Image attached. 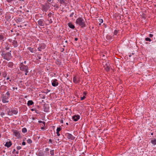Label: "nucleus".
<instances>
[{
    "label": "nucleus",
    "instance_id": "680f3d73",
    "mask_svg": "<svg viewBox=\"0 0 156 156\" xmlns=\"http://www.w3.org/2000/svg\"><path fill=\"white\" fill-rule=\"evenodd\" d=\"M15 89H17V88H16Z\"/></svg>",
    "mask_w": 156,
    "mask_h": 156
},
{
    "label": "nucleus",
    "instance_id": "ea45409f",
    "mask_svg": "<svg viewBox=\"0 0 156 156\" xmlns=\"http://www.w3.org/2000/svg\"><path fill=\"white\" fill-rule=\"evenodd\" d=\"M39 156H44V155L43 154L39 153Z\"/></svg>",
    "mask_w": 156,
    "mask_h": 156
},
{
    "label": "nucleus",
    "instance_id": "5fc2aeb1",
    "mask_svg": "<svg viewBox=\"0 0 156 156\" xmlns=\"http://www.w3.org/2000/svg\"><path fill=\"white\" fill-rule=\"evenodd\" d=\"M24 63L25 64H26V61H25L24 62Z\"/></svg>",
    "mask_w": 156,
    "mask_h": 156
},
{
    "label": "nucleus",
    "instance_id": "473e14b6",
    "mask_svg": "<svg viewBox=\"0 0 156 156\" xmlns=\"http://www.w3.org/2000/svg\"><path fill=\"white\" fill-rule=\"evenodd\" d=\"M52 15V14L51 12H50L48 13V16L49 17H50Z\"/></svg>",
    "mask_w": 156,
    "mask_h": 156
},
{
    "label": "nucleus",
    "instance_id": "13d9d810",
    "mask_svg": "<svg viewBox=\"0 0 156 156\" xmlns=\"http://www.w3.org/2000/svg\"><path fill=\"white\" fill-rule=\"evenodd\" d=\"M15 89V87H13V90H14V89Z\"/></svg>",
    "mask_w": 156,
    "mask_h": 156
},
{
    "label": "nucleus",
    "instance_id": "09e8293b",
    "mask_svg": "<svg viewBox=\"0 0 156 156\" xmlns=\"http://www.w3.org/2000/svg\"><path fill=\"white\" fill-rule=\"evenodd\" d=\"M86 94V93L85 92H84L83 93V95H84V96H85Z\"/></svg>",
    "mask_w": 156,
    "mask_h": 156
},
{
    "label": "nucleus",
    "instance_id": "2f4dec72",
    "mask_svg": "<svg viewBox=\"0 0 156 156\" xmlns=\"http://www.w3.org/2000/svg\"><path fill=\"white\" fill-rule=\"evenodd\" d=\"M61 128L60 127L57 128V132H59L61 130Z\"/></svg>",
    "mask_w": 156,
    "mask_h": 156
},
{
    "label": "nucleus",
    "instance_id": "a19ab883",
    "mask_svg": "<svg viewBox=\"0 0 156 156\" xmlns=\"http://www.w3.org/2000/svg\"><path fill=\"white\" fill-rule=\"evenodd\" d=\"M25 144H26V143L24 141H23L22 143V144L23 145H25Z\"/></svg>",
    "mask_w": 156,
    "mask_h": 156
},
{
    "label": "nucleus",
    "instance_id": "dca6fc26",
    "mask_svg": "<svg viewBox=\"0 0 156 156\" xmlns=\"http://www.w3.org/2000/svg\"><path fill=\"white\" fill-rule=\"evenodd\" d=\"M34 104V102L32 100H30L28 101L27 105L28 106L32 105Z\"/></svg>",
    "mask_w": 156,
    "mask_h": 156
},
{
    "label": "nucleus",
    "instance_id": "39448f33",
    "mask_svg": "<svg viewBox=\"0 0 156 156\" xmlns=\"http://www.w3.org/2000/svg\"><path fill=\"white\" fill-rule=\"evenodd\" d=\"M2 101L3 103H8L9 102V97L6 95H3L2 96Z\"/></svg>",
    "mask_w": 156,
    "mask_h": 156
},
{
    "label": "nucleus",
    "instance_id": "0e129e2a",
    "mask_svg": "<svg viewBox=\"0 0 156 156\" xmlns=\"http://www.w3.org/2000/svg\"><path fill=\"white\" fill-rule=\"evenodd\" d=\"M28 156H30L29 155H28Z\"/></svg>",
    "mask_w": 156,
    "mask_h": 156
},
{
    "label": "nucleus",
    "instance_id": "f257e3e1",
    "mask_svg": "<svg viewBox=\"0 0 156 156\" xmlns=\"http://www.w3.org/2000/svg\"><path fill=\"white\" fill-rule=\"evenodd\" d=\"M76 23L82 27H85V25L83 19L81 18H78L76 20Z\"/></svg>",
    "mask_w": 156,
    "mask_h": 156
},
{
    "label": "nucleus",
    "instance_id": "1a4fd4ad",
    "mask_svg": "<svg viewBox=\"0 0 156 156\" xmlns=\"http://www.w3.org/2000/svg\"><path fill=\"white\" fill-rule=\"evenodd\" d=\"M80 116L79 115H75L73 117V119L75 121H76L79 119Z\"/></svg>",
    "mask_w": 156,
    "mask_h": 156
},
{
    "label": "nucleus",
    "instance_id": "f704fd0d",
    "mask_svg": "<svg viewBox=\"0 0 156 156\" xmlns=\"http://www.w3.org/2000/svg\"><path fill=\"white\" fill-rule=\"evenodd\" d=\"M85 96H83V97H81V100H83L85 98Z\"/></svg>",
    "mask_w": 156,
    "mask_h": 156
},
{
    "label": "nucleus",
    "instance_id": "e433bc0d",
    "mask_svg": "<svg viewBox=\"0 0 156 156\" xmlns=\"http://www.w3.org/2000/svg\"><path fill=\"white\" fill-rule=\"evenodd\" d=\"M21 148V147L20 146H17V149L18 150H20Z\"/></svg>",
    "mask_w": 156,
    "mask_h": 156
},
{
    "label": "nucleus",
    "instance_id": "c756f323",
    "mask_svg": "<svg viewBox=\"0 0 156 156\" xmlns=\"http://www.w3.org/2000/svg\"><path fill=\"white\" fill-rule=\"evenodd\" d=\"M59 1L61 4H62L64 3V0H59Z\"/></svg>",
    "mask_w": 156,
    "mask_h": 156
},
{
    "label": "nucleus",
    "instance_id": "ddd939ff",
    "mask_svg": "<svg viewBox=\"0 0 156 156\" xmlns=\"http://www.w3.org/2000/svg\"><path fill=\"white\" fill-rule=\"evenodd\" d=\"M69 27L72 29H74L75 28V26L73 25L71 23H69L68 24Z\"/></svg>",
    "mask_w": 156,
    "mask_h": 156
},
{
    "label": "nucleus",
    "instance_id": "864d4df0",
    "mask_svg": "<svg viewBox=\"0 0 156 156\" xmlns=\"http://www.w3.org/2000/svg\"><path fill=\"white\" fill-rule=\"evenodd\" d=\"M49 142H51V139H49Z\"/></svg>",
    "mask_w": 156,
    "mask_h": 156
},
{
    "label": "nucleus",
    "instance_id": "bb28decb",
    "mask_svg": "<svg viewBox=\"0 0 156 156\" xmlns=\"http://www.w3.org/2000/svg\"><path fill=\"white\" fill-rule=\"evenodd\" d=\"M145 40L147 41H151V40L149 38L146 37L145 38Z\"/></svg>",
    "mask_w": 156,
    "mask_h": 156
},
{
    "label": "nucleus",
    "instance_id": "8fccbe9b",
    "mask_svg": "<svg viewBox=\"0 0 156 156\" xmlns=\"http://www.w3.org/2000/svg\"><path fill=\"white\" fill-rule=\"evenodd\" d=\"M48 150H49V149L48 148H47L46 149V151H48Z\"/></svg>",
    "mask_w": 156,
    "mask_h": 156
},
{
    "label": "nucleus",
    "instance_id": "72a5a7b5",
    "mask_svg": "<svg viewBox=\"0 0 156 156\" xmlns=\"http://www.w3.org/2000/svg\"><path fill=\"white\" fill-rule=\"evenodd\" d=\"M9 66H13V64L12 62H10L9 63Z\"/></svg>",
    "mask_w": 156,
    "mask_h": 156
},
{
    "label": "nucleus",
    "instance_id": "052dcab7",
    "mask_svg": "<svg viewBox=\"0 0 156 156\" xmlns=\"http://www.w3.org/2000/svg\"><path fill=\"white\" fill-rule=\"evenodd\" d=\"M66 125H68V123H66Z\"/></svg>",
    "mask_w": 156,
    "mask_h": 156
},
{
    "label": "nucleus",
    "instance_id": "79ce46f5",
    "mask_svg": "<svg viewBox=\"0 0 156 156\" xmlns=\"http://www.w3.org/2000/svg\"><path fill=\"white\" fill-rule=\"evenodd\" d=\"M153 35L152 34H149V36L150 37H153Z\"/></svg>",
    "mask_w": 156,
    "mask_h": 156
},
{
    "label": "nucleus",
    "instance_id": "bf43d9fd",
    "mask_svg": "<svg viewBox=\"0 0 156 156\" xmlns=\"http://www.w3.org/2000/svg\"><path fill=\"white\" fill-rule=\"evenodd\" d=\"M41 129H44V128H43V127H41Z\"/></svg>",
    "mask_w": 156,
    "mask_h": 156
},
{
    "label": "nucleus",
    "instance_id": "c85d7f7f",
    "mask_svg": "<svg viewBox=\"0 0 156 156\" xmlns=\"http://www.w3.org/2000/svg\"><path fill=\"white\" fill-rule=\"evenodd\" d=\"M38 122L40 123H43L44 125H45V123L44 122L42 121H39Z\"/></svg>",
    "mask_w": 156,
    "mask_h": 156
},
{
    "label": "nucleus",
    "instance_id": "e2e57ef3",
    "mask_svg": "<svg viewBox=\"0 0 156 156\" xmlns=\"http://www.w3.org/2000/svg\"><path fill=\"white\" fill-rule=\"evenodd\" d=\"M151 134L152 135H153V133H151Z\"/></svg>",
    "mask_w": 156,
    "mask_h": 156
},
{
    "label": "nucleus",
    "instance_id": "a211bd4d",
    "mask_svg": "<svg viewBox=\"0 0 156 156\" xmlns=\"http://www.w3.org/2000/svg\"><path fill=\"white\" fill-rule=\"evenodd\" d=\"M28 49L31 52H34V49L33 48H31V47H29L28 48Z\"/></svg>",
    "mask_w": 156,
    "mask_h": 156
},
{
    "label": "nucleus",
    "instance_id": "a878e982",
    "mask_svg": "<svg viewBox=\"0 0 156 156\" xmlns=\"http://www.w3.org/2000/svg\"><path fill=\"white\" fill-rule=\"evenodd\" d=\"M27 142L28 143L30 144L32 143V141L31 139H28L27 140Z\"/></svg>",
    "mask_w": 156,
    "mask_h": 156
},
{
    "label": "nucleus",
    "instance_id": "0eeeda50",
    "mask_svg": "<svg viewBox=\"0 0 156 156\" xmlns=\"http://www.w3.org/2000/svg\"><path fill=\"white\" fill-rule=\"evenodd\" d=\"M66 135L67 137L70 139L71 140H74L75 138L74 137L72 134L69 133H67L66 134Z\"/></svg>",
    "mask_w": 156,
    "mask_h": 156
},
{
    "label": "nucleus",
    "instance_id": "4d7b16f0",
    "mask_svg": "<svg viewBox=\"0 0 156 156\" xmlns=\"http://www.w3.org/2000/svg\"><path fill=\"white\" fill-rule=\"evenodd\" d=\"M9 77L7 78V79H7V80H9Z\"/></svg>",
    "mask_w": 156,
    "mask_h": 156
},
{
    "label": "nucleus",
    "instance_id": "9d476101",
    "mask_svg": "<svg viewBox=\"0 0 156 156\" xmlns=\"http://www.w3.org/2000/svg\"><path fill=\"white\" fill-rule=\"evenodd\" d=\"M38 23L40 26H44V21L41 20H40L38 21Z\"/></svg>",
    "mask_w": 156,
    "mask_h": 156
},
{
    "label": "nucleus",
    "instance_id": "de8ad7c7",
    "mask_svg": "<svg viewBox=\"0 0 156 156\" xmlns=\"http://www.w3.org/2000/svg\"><path fill=\"white\" fill-rule=\"evenodd\" d=\"M74 40L75 41H77L78 40V38H75Z\"/></svg>",
    "mask_w": 156,
    "mask_h": 156
},
{
    "label": "nucleus",
    "instance_id": "6ab92c4d",
    "mask_svg": "<svg viewBox=\"0 0 156 156\" xmlns=\"http://www.w3.org/2000/svg\"><path fill=\"white\" fill-rule=\"evenodd\" d=\"M22 131L23 133H25L27 132V129L25 128H23L22 129Z\"/></svg>",
    "mask_w": 156,
    "mask_h": 156
},
{
    "label": "nucleus",
    "instance_id": "20e7f679",
    "mask_svg": "<svg viewBox=\"0 0 156 156\" xmlns=\"http://www.w3.org/2000/svg\"><path fill=\"white\" fill-rule=\"evenodd\" d=\"M103 65L105 68V69L107 71H108L109 70L110 67L109 63L108 62H103Z\"/></svg>",
    "mask_w": 156,
    "mask_h": 156
},
{
    "label": "nucleus",
    "instance_id": "6e6d98bb",
    "mask_svg": "<svg viewBox=\"0 0 156 156\" xmlns=\"http://www.w3.org/2000/svg\"><path fill=\"white\" fill-rule=\"evenodd\" d=\"M31 110L32 111H34V109H33V108L32 109H31Z\"/></svg>",
    "mask_w": 156,
    "mask_h": 156
},
{
    "label": "nucleus",
    "instance_id": "49530a36",
    "mask_svg": "<svg viewBox=\"0 0 156 156\" xmlns=\"http://www.w3.org/2000/svg\"><path fill=\"white\" fill-rule=\"evenodd\" d=\"M47 0V2H50L51 1V0Z\"/></svg>",
    "mask_w": 156,
    "mask_h": 156
},
{
    "label": "nucleus",
    "instance_id": "b1692460",
    "mask_svg": "<svg viewBox=\"0 0 156 156\" xmlns=\"http://www.w3.org/2000/svg\"><path fill=\"white\" fill-rule=\"evenodd\" d=\"M99 25H101V23H103V20L102 19H99Z\"/></svg>",
    "mask_w": 156,
    "mask_h": 156
},
{
    "label": "nucleus",
    "instance_id": "7ed1b4c3",
    "mask_svg": "<svg viewBox=\"0 0 156 156\" xmlns=\"http://www.w3.org/2000/svg\"><path fill=\"white\" fill-rule=\"evenodd\" d=\"M20 67L21 70L22 71H27L28 69V67L26 66L23 64V63H21L20 65Z\"/></svg>",
    "mask_w": 156,
    "mask_h": 156
},
{
    "label": "nucleus",
    "instance_id": "4468645a",
    "mask_svg": "<svg viewBox=\"0 0 156 156\" xmlns=\"http://www.w3.org/2000/svg\"><path fill=\"white\" fill-rule=\"evenodd\" d=\"M151 142L153 145L156 144V139H153L151 140Z\"/></svg>",
    "mask_w": 156,
    "mask_h": 156
},
{
    "label": "nucleus",
    "instance_id": "37998d69",
    "mask_svg": "<svg viewBox=\"0 0 156 156\" xmlns=\"http://www.w3.org/2000/svg\"><path fill=\"white\" fill-rule=\"evenodd\" d=\"M56 133H57V135H58V136H60V134L59 133V132H56Z\"/></svg>",
    "mask_w": 156,
    "mask_h": 156
},
{
    "label": "nucleus",
    "instance_id": "3c124183",
    "mask_svg": "<svg viewBox=\"0 0 156 156\" xmlns=\"http://www.w3.org/2000/svg\"><path fill=\"white\" fill-rule=\"evenodd\" d=\"M15 151H16L15 149H14L13 151V152H12V153H14V152Z\"/></svg>",
    "mask_w": 156,
    "mask_h": 156
},
{
    "label": "nucleus",
    "instance_id": "423d86ee",
    "mask_svg": "<svg viewBox=\"0 0 156 156\" xmlns=\"http://www.w3.org/2000/svg\"><path fill=\"white\" fill-rule=\"evenodd\" d=\"M51 84L53 87H56L58 85V83L57 82V80L56 79L52 80L51 81Z\"/></svg>",
    "mask_w": 156,
    "mask_h": 156
},
{
    "label": "nucleus",
    "instance_id": "412c9836",
    "mask_svg": "<svg viewBox=\"0 0 156 156\" xmlns=\"http://www.w3.org/2000/svg\"><path fill=\"white\" fill-rule=\"evenodd\" d=\"M8 114L9 115H12L11 110L7 111Z\"/></svg>",
    "mask_w": 156,
    "mask_h": 156
},
{
    "label": "nucleus",
    "instance_id": "9b49d317",
    "mask_svg": "<svg viewBox=\"0 0 156 156\" xmlns=\"http://www.w3.org/2000/svg\"><path fill=\"white\" fill-rule=\"evenodd\" d=\"M11 111L12 112V115L16 114L18 112L17 111L14 109H11Z\"/></svg>",
    "mask_w": 156,
    "mask_h": 156
},
{
    "label": "nucleus",
    "instance_id": "7c9ffc66",
    "mask_svg": "<svg viewBox=\"0 0 156 156\" xmlns=\"http://www.w3.org/2000/svg\"><path fill=\"white\" fill-rule=\"evenodd\" d=\"M118 33V31L117 30H115L114 34V35H116Z\"/></svg>",
    "mask_w": 156,
    "mask_h": 156
},
{
    "label": "nucleus",
    "instance_id": "c9c22d12",
    "mask_svg": "<svg viewBox=\"0 0 156 156\" xmlns=\"http://www.w3.org/2000/svg\"><path fill=\"white\" fill-rule=\"evenodd\" d=\"M6 95H7L6 96H7V97H9V96L10 95V94L8 92H7L6 93Z\"/></svg>",
    "mask_w": 156,
    "mask_h": 156
},
{
    "label": "nucleus",
    "instance_id": "5701e85b",
    "mask_svg": "<svg viewBox=\"0 0 156 156\" xmlns=\"http://www.w3.org/2000/svg\"><path fill=\"white\" fill-rule=\"evenodd\" d=\"M13 44L15 47H16L17 46V42L16 41H14L13 42Z\"/></svg>",
    "mask_w": 156,
    "mask_h": 156
},
{
    "label": "nucleus",
    "instance_id": "aec40b11",
    "mask_svg": "<svg viewBox=\"0 0 156 156\" xmlns=\"http://www.w3.org/2000/svg\"><path fill=\"white\" fill-rule=\"evenodd\" d=\"M4 39V36L3 35L1 34L0 35V40L3 41Z\"/></svg>",
    "mask_w": 156,
    "mask_h": 156
},
{
    "label": "nucleus",
    "instance_id": "4be33fe9",
    "mask_svg": "<svg viewBox=\"0 0 156 156\" xmlns=\"http://www.w3.org/2000/svg\"><path fill=\"white\" fill-rule=\"evenodd\" d=\"M43 48H42V46L41 47H40L39 48H38V51H41V49H43V48H44L45 45L44 44H43Z\"/></svg>",
    "mask_w": 156,
    "mask_h": 156
},
{
    "label": "nucleus",
    "instance_id": "a18cd8bd",
    "mask_svg": "<svg viewBox=\"0 0 156 156\" xmlns=\"http://www.w3.org/2000/svg\"><path fill=\"white\" fill-rule=\"evenodd\" d=\"M13 0H7V1L8 2H11Z\"/></svg>",
    "mask_w": 156,
    "mask_h": 156
},
{
    "label": "nucleus",
    "instance_id": "f3484780",
    "mask_svg": "<svg viewBox=\"0 0 156 156\" xmlns=\"http://www.w3.org/2000/svg\"><path fill=\"white\" fill-rule=\"evenodd\" d=\"M73 80L74 83H76L78 82V80L77 78L74 77L73 78Z\"/></svg>",
    "mask_w": 156,
    "mask_h": 156
},
{
    "label": "nucleus",
    "instance_id": "58836bf2",
    "mask_svg": "<svg viewBox=\"0 0 156 156\" xmlns=\"http://www.w3.org/2000/svg\"><path fill=\"white\" fill-rule=\"evenodd\" d=\"M5 114L3 112H2L1 114V115L2 116V117H3V116Z\"/></svg>",
    "mask_w": 156,
    "mask_h": 156
},
{
    "label": "nucleus",
    "instance_id": "603ef678",
    "mask_svg": "<svg viewBox=\"0 0 156 156\" xmlns=\"http://www.w3.org/2000/svg\"><path fill=\"white\" fill-rule=\"evenodd\" d=\"M16 154H18V153H19V152H18V151H16Z\"/></svg>",
    "mask_w": 156,
    "mask_h": 156
},
{
    "label": "nucleus",
    "instance_id": "c03bdc74",
    "mask_svg": "<svg viewBox=\"0 0 156 156\" xmlns=\"http://www.w3.org/2000/svg\"><path fill=\"white\" fill-rule=\"evenodd\" d=\"M61 123H63V120H61L60 121Z\"/></svg>",
    "mask_w": 156,
    "mask_h": 156
},
{
    "label": "nucleus",
    "instance_id": "f8f14e48",
    "mask_svg": "<svg viewBox=\"0 0 156 156\" xmlns=\"http://www.w3.org/2000/svg\"><path fill=\"white\" fill-rule=\"evenodd\" d=\"M12 145V143L10 142H7L5 144V146L7 147H9Z\"/></svg>",
    "mask_w": 156,
    "mask_h": 156
},
{
    "label": "nucleus",
    "instance_id": "393cba45",
    "mask_svg": "<svg viewBox=\"0 0 156 156\" xmlns=\"http://www.w3.org/2000/svg\"><path fill=\"white\" fill-rule=\"evenodd\" d=\"M50 153L51 154V155H53L54 154V150H51L50 151Z\"/></svg>",
    "mask_w": 156,
    "mask_h": 156
},
{
    "label": "nucleus",
    "instance_id": "4c0bfd02",
    "mask_svg": "<svg viewBox=\"0 0 156 156\" xmlns=\"http://www.w3.org/2000/svg\"><path fill=\"white\" fill-rule=\"evenodd\" d=\"M24 72H25V75H27V73L29 72L28 70H27V71H25Z\"/></svg>",
    "mask_w": 156,
    "mask_h": 156
},
{
    "label": "nucleus",
    "instance_id": "cd10ccee",
    "mask_svg": "<svg viewBox=\"0 0 156 156\" xmlns=\"http://www.w3.org/2000/svg\"><path fill=\"white\" fill-rule=\"evenodd\" d=\"M74 12H71V13L70 14V15L69 16L70 17H72L73 16V15H74Z\"/></svg>",
    "mask_w": 156,
    "mask_h": 156
},
{
    "label": "nucleus",
    "instance_id": "f03ea898",
    "mask_svg": "<svg viewBox=\"0 0 156 156\" xmlns=\"http://www.w3.org/2000/svg\"><path fill=\"white\" fill-rule=\"evenodd\" d=\"M2 56L4 59L9 60L10 59V57L11 56V54L9 53H7L6 54H2Z\"/></svg>",
    "mask_w": 156,
    "mask_h": 156
},
{
    "label": "nucleus",
    "instance_id": "6e6552de",
    "mask_svg": "<svg viewBox=\"0 0 156 156\" xmlns=\"http://www.w3.org/2000/svg\"><path fill=\"white\" fill-rule=\"evenodd\" d=\"M13 132L14 134V135L16 136L17 138H19L20 137V133L19 131H18L16 130H13Z\"/></svg>",
    "mask_w": 156,
    "mask_h": 156
},
{
    "label": "nucleus",
    "instance_id": "2eb2a0df",
    "mask_svg": "<svg viewBox=\"0 0 156 156\" xmlns=\"http://www.w3.org/2000/svg\"><path fill=\"white\" fill-rule=\"evenodd\" d=\"M42 9L44 11L46 12L48 10V8L47 6H45L43 5L42 7Z\"/></svg>",
    "mask_w": 156,
    "mask_h": 156
}]
</instances>
